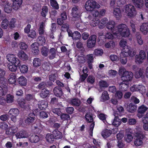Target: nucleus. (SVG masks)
Returning a JSON list of instances; mask_svg holds the SVG:
<instances>
[{"label": "nucleus", "mask_w": 148, "mask_h": 148, "mask_svg": "<svg viewBox=\"0 0 148 148\" xmlns=\"http://www.w3.org/2000/svg\"><path fill=\"white\" fill-rule=\"evenodd\" d=\"M113 34L115 35L120 34L123 37H127L130 34V30L126 25L122 23L118 26Z\"/></svg>", "instance_id": "nucleus-1"}, {"label": "nucleus", "mask_w": 148, "mask_h": 148, "mask_svg": "<svg viewBox=\"0 0 148 148\" xmlns=\"http://www.w3.org/2000/svg\"><path fill=\"white\" fill-rule=\"evenodd\" d=\"M119 73L121 76V80L124 82H129L132 80L133 77V73L131 72L125 71L123 68L119 69Z\"/></svg>", "instance_id": "nucleus-2"}, {"label": "nucleus", "mask_w": 148, "mask_h": 148, "mask_svg": "<svg viewBox=\"0 0 148 148\" xmlns=\"http://www.w3.org/2000/svg\"><path fill=\"white\" fill-rule=\"evenodd\" d=\"M134 134L135 136L137 137L134 141V145L136 146L140 145L143 143L142 139L145 137L141 129L140 128H135Z\"/></svg>", "instance_id": "nucleus-3"}, {"label": "nucleus", "mask_w": 148, "mask_h": 148, "mask_svg": "<svg viewBox=\"0 0 148 148\" xmlns=\"http://www.w3.org/2000/svg\"><path fill=\"white\" fill-rule=\"evenodd\" d=\"M125 12L128 16L130 17H134L137 13L134 6L130 4H127L124 6Z\"/></svg>", "instance_id": "nucleus-4"}, {"label": "nucleus", "mask_w": 148, "mask_h": 148, "mask_svg": "<svg viewBox=\"0 0 148 148\" xmlns=\"http://www.w3.org/2000/svg\"><path fill=\"white\" fill-rule=\"evenodd\" d=\"M100 5L94 0H88L86 3L85 8L88 11H92L95 8H98Z\"/></svg>", "instance_id": "nucleus-5"}, {"label": "nucleus", "mask_w": 148, "mask_h": 148, "mask_svg": "<svg viewBox=\"0 0 148 148\" xmlns=\"http://www.w3.org/2000/svg\"><path fill=\"white\" fill-rule=\"evenodd\" d=\"M130 47L127 45L123 48L121 53V56L133 57L135 54V53L132 51Z\"/></svg>", "instance_id": "nucleus-6"}, {"label": "nucleus", "mask_w": 148, "mask_h": 148, "mask_svg": "<svg viewBox=\"0 0 148 148\" xmlns=\"http://www.w3.org/2000/svg\"><path fill=\"white\" fill-rule=\"evenodd\" d=\"M8 60L12 65H21L20 60L13 54H8L6 56Z\"/></svg>", "instance_id": "nucleus-7"}, {"label": "nucleus", "mask_w": 148, "mask_h": 148, "mask_svg": "<svg viewBox=\"0 0 148 148\" xmlns=\"http://www.w3.org/2000/svg\"><path fill=\"white\" fill-rule=\"evenodd\" d=\"M97 36L95 35L90 36L87 40V45L88 48H92L95 45Z\"/></svg>", "instance_id": "nucleus-8"}, {"label": "nucleus", "mask_w": 148, "mask_h": 148, "mask_svg": "<svg viewBox=\"0 0 148 148\" xmlns=\"http://www.w3.org/2000/svg\"><path fill=\"white\" fill-rule=\"evenodd\" d=\"M126 133L124 137L125 140L127 143L132 141L133 138L132 134L133 133V130L131 128H127L125 130Z\"/></svg>", "instance_id": "nucleus-9"}, {"label": "nucleus", "mask_w": 148, "mask_h": 148, "mask_svg": "<svg viewBox=\"0 0 148 148\" xmlns=\"http://www.w3.org/2000/svg\"><path fill=\"white\" fill-rule=\"evenodd\" d=\"M19 111L17 108H12L10 110L9 113L11 115V118L12 121L16 122V116L19 114Z\"/></svg>", "instance_id": "nucleus-10"}, {"label": "nucleus", "mask_w": 148, "mask_h": 148, "mask_svg": "<svg viewBox=\"0 0 148 148\" xmlns=\"http://www.w3.org/2000/svg\"><path fill=\"white\" fill-rule=\"evenodd\" d=\"M148 108L145 106L142 105L138 107L137 115L139 118H142L143 116V114L147 110Z\"/></svg>", "instance_id": "nucleus-11"}, {"label": "nucleus", "mask_w": 148, "mask_h": 148, "mask_svg": "<svg viewBox=\"0 0 148 148\" xmlns=\"http://www.w3.org/2000/svg\"><path fill=\"white\" fill-rule=\"evenodd\" d=\"M72 15L74 18H78L80 16L81 13L77 6L73 7L72 10Z\"/></svg>", "instance_id": "nucleus-12"}, {"label": "nucleus", "mask_w": 148, "mask_h": 148, "mask_svg": "<svg viewBox=\"0 0 148 148\" xmlns=\"http://www.w3.org/2000/svg\"><path fill=\"white\" fill-rule=\"evenodd\" d=\"M31 51L35 55H38L39 53L38 47L37 43L36 42L33 43L31 45Z\"/></svg>", "instance_id": "nucleus-13"}, {"label": "nucleus", "mask_w": 148, "mask_h": 148, "mask_svg": "<svg viewBox=\"0 0 148 148\" xmlns=\"http://www.w3.org/2000/svg\"><path fill=\"white\" fill-rule=\"evenodd\" d=\"M13 2V9L17 10L23 2V0H11Z\"/></svg>", "instance_id": "nucleus-14"}, {"label": "nucleus", "mask_w": 148, "mask_h": 148, "mask_svg": "<svg viewBox=\"0 0 148 148\" xmlns=\"http://www.w3.org/2000/svg\"><path fill=\"white\" fill-rule=\"evenodd\" d=\"M115 25V22L113 21H110L106 25L107 28L110 30L113 34L116 29V28L114 27Z\"/></svg>", "instance_id": "nucleus-15"}, {"label": "nucleus", "mask_w": 148, "mask_h": 148, "mask_svg": "<svg viewBox=\"0 0 148 148\" xmlns=\"http://www.w3.org/2000/svg\"><path fill=\"white\" fill-rule=\"evenodd\" d=\"M113 14L117 20H119L121 16V11L119 8L117 7L114 9Z\"/></svg>", "instance_id": "nucleus-16"}, {"label": "nucleus", "mask_w": 148, "mask_h": 148, "mask_svg": "<svg viewBox=\"0 0 148 148\" xmlns=\"http://www.w3.org/2000/svg\"><path fill=\"white\" fill-rule=\"evenodd\" d=\"M68 102L73 106H79L80 104V101L77 99H70L68 100Z\"/></svg>", "instance_id": "nucleus-17"}, {"label": "nucleus", "mask_w": 148, "mask_h": 148, "mask_svg": "<svg viewBox=\"0 0 148 148\" xmlns=\"http://www.w3.org/2000/svg\"><path fill=\"white\" fill-rule=\"evenodd\" d=\"M129 86V82H122L119 84V88L120 90L123 91H125Z\"/></svg>", "instance_id": "nucleus-18"}, {"label": "nucleus", "mask_w": 148, "mask_h": 148, "mask_svg": "<svg viewBox=\"0 0 148 148\" xmlns=\"http://www.w3.org/2000/svg\"><path fill=\"white\" fill-rule=\"evenodd\" d=\"M118 114V113H114V115L115 116V117L112 122V125L115 127L118 126L121 123V120L117 116Z\"/></svg>", "instance_id": "nucleus-19"}, {"label": "nucleus", "mask_w": 148, "mask_h": 148, "mask_svg": "<svg viewBox=\"0 0 148 148\" xmlns=\"http://www.w3.org/2000/svg\"><path fill=\"white\" fill-rule=\"evenodd\" d=\"M140 30L143 34H147L148 33V23H143L140 26Z\"/></svg>", "instance_id": "nucleus-20"}, {"label": "nucleus", "mask_w": 148, "mask_h": 148, "mask_svg": "<svg viewBox=\"0 0 148 148\" xmlns=\"http://www.w3.org/2000/svg\"><path fill=\"white\" fill-rule=\"evenodd\" d=\"M13 8V5L12 4L8 3L5 5L4 11L7 13H10Z\"/></svg>", "instance_id": "nucleus-21"}, {"label": "nucleus", "mask_w": 148, "mask_h": 148, "mask_svg": "<svg viewBox=\"0 0 148 148\" xmlns=\"http://www.w3.org/2000/svg\"><path fill=\"white\" fill-rule=\"evenodd\" d=\"M35 116V115L33 113H29L28 118L25 121L28 124L33 123L34 120Z\"/></svg>", "instance_id": "nucleus-22"}, {"label": "nucleus", "mask_w": 148, "mask_h": 148, "mask_svg": "<svg viewBox=\"0 0 148 148\" xmlns=\"http://www.w3.org/2000/svg\"><path fill=\"white\" fill-rule=\"evenodd\" d=\"M18 56L21 59L23 60H27L28 58V56L22 50L19 51Z\"/></svg>", "instance_id": "nucleus-23"}, {"label": "nucleus", "mask_w": 148, "mask_h": 148, "mask_svg": "<svg viewBox=\"0 0 148 148\" xmlns=\"http://www.w3.org/2000/svg\"><path fill=\"white\" fill-rule=\"evenodd\" d=\"M37 43L38 45H44L46 42V40L45 37L43 36H39L37 39Z\"/></svg>", "instance_id": "nucleus-24"}, {"label": "nucleus", "mask_w": 148, "mask_h": 148, "mask_svg": "<svg viewBox=\"0 0 148 148\" xmlns=\"http://www.w3.org/2000/svg\"><path fill=\"white\" fill-rule=\"evenodd\" d=\"M17 128L15 127H12L7 129L6 130V133L8 134H12L16 132Z\"/></svg>", "instance_id": "nucleus-25"}, {"label": "nucleus", "mask_w": 148, "mask_h": 148, "mask_svg": "<svg viewBox=\"0 0 148 148\" xmlns=\"http://www.w3.org/2000/svg\"><path fill=\"white\" fill-rule=\"evenodd\" d=\"M49 58L50 60H52L56 56V49L53 48H51L49 51Z\"/></svg>", "instance_id": "nucleus-26"}, {"label": "nucleus", "mask_w": 148, "mask_h": 148, "mask_svg": "<svg viewBox=\"0 0 148 148\" xmlns=\"http://www.w3.org/2000/svg\"><path fill=\"white\" fill-rule=\"evenodd\" d=\"M133 2L136 6L138 8H141L144 5V2L143 0H132Z\"/></svg>", "instance_id": "nucleus-27"}, {"label": "nucleus", "mask_w": 148, "mask_h": 148, "mask_svg": "<svg viewBox=\"0 0 148 148\" xmlns=\"http://www.w3.org/2000/svg\"><path fill=\"white\" fill-rule=\"evenodd\" d=\"M18 84L21 85L25 86L27 84V80L26 78L23 76L18 78Z\"/></svg>", "instance_id": "nucleus-28"}, {"label": "nucleus", "mask_w": 148, "mask_h": 148, "mask_svg": "<svg viewBox=\"0 0 148 148\" xmlns=\"http://www.w3.org/2000/svg\"><path fill=\"white\" fill-rule=\"evenodd\" d=\"M53 92L55 95L57 97H60L62 95V89L59 87H55L54 89Z\"/></svg>", "instance_id": "nucleus-29"}, {"label": "nucleus", "mask_w": 148, "mask_h": 148, "mask_svg": "<svg viewBox=\"0 0 148 148\" xmlns=\"http://www.w3.org/2000/svg\"><path fill=\"white\" fill-rule=\"evenodd\" d=\"M111 134V131L107 129L103 130L101 132L102 136L105 138H107L110 136Z\"/></svg>", "instance_id": "nucleus-30"}, {"label": "nucleus", "mask_w": 148, "mask_h": 148, "mask_svg": "<svg viewBox=\"0 0 148 148\" xmlns=\"http://www.w3.org/2000/svg\"><path fill=\"white\" fill-rule=\"evenodd\" d=\"M108 20L106 18H102L100 21L99 25V28L100 29H102L104 28Z\"/></svg>", "instance_id": "nucleus-31"}, {"label": "nucleus", "mask_w": 148, "mask_h": 148, "mask_svg": "<svg viewBox=\"0 0 148 148\" xmlns=\"http://www.w3.org/2000/svg\"><path fill=\"white\" fill-rule=\"evenodd\" d=\"M47 105V102L43 100L39 101L38 104L39 108L41 110H43L46 108Z\"/></svg>", "instance_id": "nucleus-32"}, {"label": "nucleus", "mask_w": 148, "mask_h": 148, "mask_svg": "<svg viewBox=\"0 0 148 148\" xmlns=\"http://www.w3.org/2000/svg\"><path fill=\"white\" fill-rule=\"evenodd\" d=\"M48 11V8L47 6H44L42 7V11L40 12L41 15L44 17L45 18Z\"/></svg>", "instance_id": "nucleus-33"}, {"label": "nucleus", "mask_w": 148, "mask_h": 148, "mask_svg": "<svg viewBox=\"0 0 148 148\" xmlns=\"http://www.w3.org/2000/svg\"><path fill=\"white\" fill-rule=\"evenodd\" d=\"M109 99V95L107 91H104L101 97V101H104L108 100Z\"/></svg>", "instance_id": "nucleus-34"}, {"label": "nucleus", "mask_w": 148, "mask_h": 148, "mask_svg": "<svg viewBox=\"0 0 148 148\" xmlns=\"http://www.w3.org/2000/svg\"><path fill=\"white\" fill-rule=\"evenodd\" d=\"M86 61L88 65H92V63L93 61V55L92 54L87 55L86 56Z\"/></svg>", "instance_id": "nucleus-35"}, {"label": "nucleus", "mask_w": 148, "mask_h": 148, "mask_svg": "<svg viewBox=\"0 0 148 148\" xmlns=\"http://www.w3.org/2000/svg\"><path fill=\"white\" fill-rule=\"evenodd\" d=\"M41 52L43 56L45 57H47L49 52L48 48L47 47L43 46L41 48Z\"/></svg>", "instance_id": "nucleus-36"}, {"label": "nucleus", "mask_w": 148, "mask_h": 148, "mask_svg": "<svg viewBox=\"0 0 148 148\" xmlns=\"http://www.w3.org/2000/svg\"><path fill=\"white\" fill-rule=\"evenodd\" d=\"M5 101L7 103H10L14 101V97L10 94H7L6 95V98L5 99Z\"/></svg>", "instance_id": "nucleus-37"}, {"label": "nucleus", "mask_w": 148, "mask_h": 148, "mask_svg": "<svg viewBox=\"0 0 148 148\" xmlns=\"http://www.w3.org/2000/svg\"><path fill=\"white\" fill-rule=\"evenodd\" d=\"M16 136L17 138H26L27 136L26 132L23 131L16 133Z\"/></svg>", "instance_id": "nucleus-38"}, {"label": "nucleus", "mask_w": 148, "mask_h": 148, "mask_svg": "<svg viewBox=\"0 0 148 148\" xmlns=\"http://www.w3.org/2000/svg\"><path fill=\"white\" fill-rule=\"evenodd\" d=\"M136 107L132 103H130L127 108V110L129 112L133 113L136 110Z\"/></svg>", "instance_id": "nucleus-39"}, {"label": "nucleus", "mask_w": 148, "mask_h": 148, "mask_svg": "<svg viewBox=\"0 0 148 148\" xmlns=\"http://www.w3.org/2000/svg\"><path fill=\"white\" fill-rule=\"evenodd\" d=\"M16 76L15 75L12 73L10 74L9 82L10 84H14L16 82Z\"/></svg>", "instance_id": "nucleus-40"}, {"label": "nucleus", "mask_w": 148, "mask_h": 148, "mask_svg": "<svg viewBox=\"0 0 148 148\" xmlns=\"http://www.w3.org/2000/svg\"><path fill=\"white\" fill-rule=\"evenodd\" d=\"M52 133L53 137L56 139H60L62 138L61 133L57 130H54Z\"/></svg>", "instance_id": "nucleus-41"}, {"label": "nucleus", "mask_w": 148, "mask_h": 148, "mask_svg": "<svg viewBox=\"0 0 148 148\" xmlns=\"http://www.w3.org/2000/svg\"><path fill=\"white\" fill-rule=\"evenodd\" d=\"M49 93V90L45 89H42L41 92L40 94V96L42 98H45L47 97Z\"/></svg>", "instance_id": "nucleus-42"}, {"label": "nucleus", "mask_w": 148, "mask_h": 148, "mask_svg": "<svg viewBox=\"0 0 148 148\" xmlns=\"http://www.w3.org/2000/svg\"><path fill=\"white\" fill-rule=\"evenodd\" d=\"M9 21L6 18L3 19L2 21L1 26L4 29H7L8 26Z\"/></svg>", "instance_id": "nucleus-43"}, {"label": "nucleus", "mask_w": 148, "mask_h": 148, "mask_svg": "<svg viewBox=\"0 0 148 148\" xmlns=\"http://www.w3.org/2000/svg\"><path fill=\"white\" fill-rule=\"evenodd\" d=\"M136 36L138 43L140 45H142L143 44V41L141 35L139 33L137 32Z\"/></svg>", "instance_id": "nucleus-44"}, {"label": "nucleus", "mask_w": 148, "mask_h": 148, "mask_svg": "<svg viewBox=\"0 0 148 148\" xmlns=\"http://www.w3.org/2000/svg\"><path fill=\"white\" fill-rule=\"evenodd\" d=\"M29 140L32 143H37L39 141V138L37 135L33 134L31 136Z\"/></svg>", "instance_id": "nucleus-45"}, {"label": "nucleus", "mask_w": 148, "mask_h": 148, "mask_svg": "<svg viewBox=\"0 0 148 148\" xmlns=\"http://www.w3.org/2000/svg\"><path fill=\"white\" fill-rule=\"evenodd\" d=\"M99 20L98 18H94L90 22V24L91 26L95 27L99 25Z\"/></svg>", "instance_id": "nucleus-46"}, {"label": "nucleus", "mask_w": 148, "mask_h": 148, "mask_svg": "<svg viewBox=\"0 0 148 148\" xmlns=\"http://www.w3.org/2000/svg\"><path fill=\"white\" fill-rule=\"evenodd\" d=\"M28 34V36L34 39L36 37V32L35 30L34 29H31L29 34Z\"/></svg>", "instance_id": "nucleus-47"}, {"label": "nucleus", "mask_w": 148, "mask_h": 148, "mask_svg": "<svg viewBox=\"0 0 148 148\" xmlns=\"http://www.w3.org/2000/svg\"><path fill=\"white\" fill-rule=\"evenodd\" d=\"M8 87L6 85H4L3 87L0 86V96H1L7 92Z\"/></svg>", "instance_id": "nucleus-48"}, {"label": "nucleus", "mask_w": 148, "mask_h": 148, "mask_svg": "<svg viewBox=\"0 0 148 148\" xmlns=\"http://www.w3.org/2000/svg\"><path fill=\"white\" fill-rule=\"evenodd\" d=\"M25 99L27 101H33L35 99L34 95L33 94H27L25 95Z\"/></svg>", "instance_id": "nucleus-49"}, {"label": "nucleus", "mask_w": 148, "mask_h": 148, "mask_svg": "<svg viewBox=\"0 0 148 148\" xmlns=\"http://www.w3.org/2000/svg\"><path fill=\"white\" fill-rule=\"evenodd\" d=\"M143 73V70L139 69L138 71L136 72L135 76L136 78H138L142 77Z\"/></svg>", "instance_id": "nucleus-50"}, {"label": "nucleus", "mask_w": 148, "mask_h": 148, "mask_svg": "<svg viewBox=\"0 0 148 148\" xmlns=\"http://www.w3.org/2000/svg\"><path fill=\"white\" fill-rule=\"evenodd\" d=\"M53 135L50 134H47L46 136V138L47 140L49 143L52 142L54 140Z\"/></svg>", "instance_id": "nucleus-51"}, {"label": "nucleus", "mask_w": 148, "mask_h": 148, "mask_svg": "<svg viewBox=\"0 0 148 148\" xmlns=\"http://www.w3.org/2000/svg\"><path fill=\"white\" fill-rule=\"evenodd\" d=\"M81 37V35L79 32L78 31H75L74 32L73 38L75 40L79 39Z\"/></svg>", "instance_id": "nucleus-52"}, {"label": "nucleus", "mask_w": 148, "mask_h": 148, "mask_svg": "<svg viewBox=\"0 0 148 148\" xmlns=\"http://www.w3.org/2000/svg\"><path fill=\"white\" fill-rule=\"evenodd\" d=\"M61 28V30L63 32H66L67 31L69 28V24L65 23L62 24Z\"/></svg>", "instance_id": "nucleus-53"}, {"label": "nucleus", "mask_w": 148, "mask_h": 148, "mask_svg": "<svg viewBox=\"0 0 148 148\" xmlns=\"http://www.w3.org/2000/svg\"><path fill=\"white\" fill-rule=\"evenodd\" d=\"M77 61L80 63H84L86 61V59L84 56L82 55V56H78L77 57Z\"/></svg>", "instance_id": "nucleus-54"}, {"label": "nucleus", "mask_w": 148, "mask_h": 148, "mask_svg": "<svg viewBox=\"0 0 148 148\" xmlns=\"http://www.w3.org/2000/svg\"><path fill=\"white\" fill-rule=\"evenodd\" d=\"M45 32L44 24L42 22L41 23L38 29L39 34L40 35H42Z\"/></svg>", "instance_id": "nucleus-55"}, {"label": "nucleus", "mask_w": 148, "mask_h": 148, "mask_svg": "<svg viewBox=\"0 0 148 148\" xmlns=\"http://www.w3.org/2000/svg\"><path fill=\"white\" fill-rule=\"evenodd\" d=\"M16 21V19L15 18H12L10 22H9L8 27H9L11 29L14 28Z\"/></svg>", "instance_id": "nucleus-56"}, {"label": "nucleus", "mask_w": 148, "mask_h": 148, "mask_svg": "<svg viewBox=\"0 0 148 148\" xmlns=\"http://www.w3.org/2000/svg\"><path fill=\"white\" fill-rule=\"evenodd\" d=\"M19 68L21 72L23 73H27L28 71V68L27 65H20Z\"/></svg>", "instance_id": "nucleus-57"}, {"label": "nucleus", "mask_w": 148, "mask_h": 148, "mask_svg": "<svg viewBox=\"0 0 148 148\" xmlns=\"http://www.w3.org/2000/svg\"><path fill=\"white\" fill-rule=\"evenodd\" d=\"M99 85L101 88H106L108 87V83L106 81L103 80H100L99 82Z\"/></svg>", "instance_id": "nucleus-58"}, {"label": "nucleus", "mask_w": 148, "mask_h": 148, "mask_svg": "<svg viewBox=\"0 0 148 148\" xmlns=\"http://www.w3.org/2000/svg\"><path fill=\"white\" fill-rule=\"evenodd\" d=\"M85 118L86 121L89 122H91L93 121L92 116L90 113H87L85 115Z\"/></svg>", "instance_id": "nucleus-59"}, {"label": "nucleus", "mask_w": 148, "mask_h": 148, "mask_svg": "<svg viewBox=\"0 0 148 148\" xmlns=\"http://www.w3.org/2000/svg\"><path fill=\"white\" fill-rule=\"evenodd\" d=\"M50 4L56 10L59 9L58 4L56 0L51 1H50Z\"/></svg>", "instance_id": "nucleus-60"}, {"label": "nucleus", "mask_w": 148, "mask_h": 148, "mask_svg": "<svg viewBox=\"0 0 148 148\" xmlns=\"http://www.w3.org/2000/svg\"><path fill=\"white\" fill-rule=\"evenodd\" d=\"M87 81L88 83L92 84L95 82V78L92 75H89L87 79Z\"/></svg>", "instance_id": "nucleus-61"}, {"label": "nucleus", "mask_w": 148, "mask_h": 148, "mask_svg": "<svg viewBox=\"0 0 148 148\" xmlns=\"http://www.w3.org/2000/svg\"><path fill=\"white\" fill-rule=\"evenodd\" d=\"M115 45V43L113 40H111L108 42L106 43L105 45L106 48H109L111 46L113 47Z\"/></svg>", "instance_id": "nucleus-62"}, {"label": "nucleus", "mask_w": 148, "mask_h": 148, "mask_svg": "<svg viewBox=\"0 0 148 148\" xmlns=\"http://www.w3.org/2000/svg\"><path fill=\"white\" fill-rule=\"evenodd\" d=\"M61 119L63 120H69L70 119V116L67 114L63 113L60 115Z\"/></svg>", "instance_id": "nucleus-63"}, {"label": "nucleus", "mask_w": 148, "mask_h": 148, "mask_svg": "<svg viewBox=\"0 0 148 148\" xmlns=\"http://www.w3.org/2000/svg\"><path fill=\"white\" fill-rule=\"evenodd\" d=\"M103 53V50L101 49H95L94 52V53L95 55L99 56H101Z\"/></svg>", "instance_id": "nucleus-64"}]
</instances>
